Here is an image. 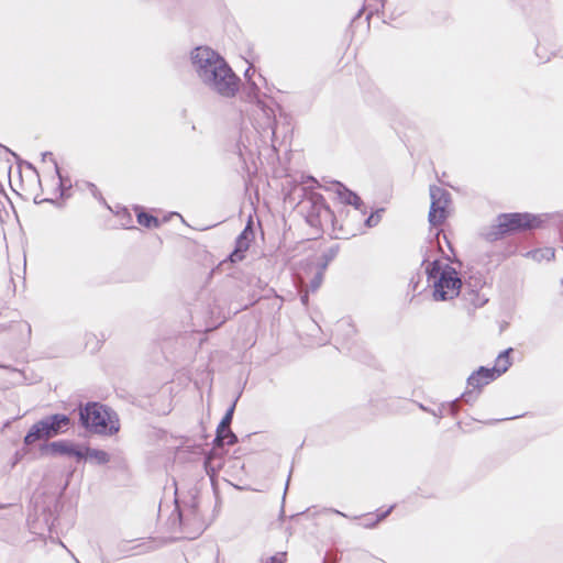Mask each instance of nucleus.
Segmentation results:
<instances>
[{"label":"nucleus","instance_id":"obj_4","mask_svg":"<svg viewBox=\"0 0 563 563\" xmlns=\"http://www.w3.org/2000/svg\"><path fill=\"white\" fill-rule=\"evenodd\" d=\"M69 426V418L65 415L47 417L32 426L24 438V443L31 445L41 439H49L63 432Z\"/></svg>","mask_w":563,"mask_h":563},{"label":"nucleus","instance_id":"obj_17","mask_svg":"<svg viewBox=\"0 0 563 563\" xmlns=\"http://www.w3.org/2000/svg\"><path fill=\"white\" fill-rule=\"evenodd\" d=\"M470 300L474 307L478 308L483 307L488 301V298L484 294H476L474 295V298H471Z\"/></svg>","mask_w":563,"mask_h":563},{"label":"nucleus","instance_id":"obj_11","mask_svg":"<svg viewBox=\"0 0 563 563\" xmlns=\"http://www.w3.org/2000/svg\"><path fill=\"white\" fill-rule=\"evenodd\" d=\"M233 410H234V406H232L228 412L225 413V416L223 417L222 421L220 422L219 427L220 428V433L222 432H228L229 434V440L227 441L228 445H232L236 442V437L232 433V431L230 430V423L232 421V416H233Z\"/></svg>","mask_w":563,"mask_h":563},{"label":"nucleus","instance_id":"obj_8","mask_svg":"<svg viewBox=\"0 0 563 563\" xmlns=\"http://www.w3.org/2000/svg\"><path fill=\"white\" fill-rule=\"evenodd\" d=\"M496 378L493 371L490 368L482 367L476 373L468 377V386L474 389H479L481 387L487 385L492 380Z\"/></svg>","mask_w":563,"mask_h":563},{"label":"nucleus","instance_id":"obj_10","mask_svg":"<svg viewBox=\"0 0 563 563\" xmlns=\"http://www.w3.org/2000/svg\"><path fill=\"white\" fill-rule=\"evenodd\" d=\"M81 459L95 465H102L110 461V455L102 450L86 448L85 450H82Z\"/></svg>","mask_w":563,"mask_h":563},{"label":"nucleus","instance_id":"obj_19","mask_svg":"<svg viewBox=\"0 0 563 563\" xmlns=\"http://www.w3.org/2000/svg\"><path fill=\"white\" fill-rule=\"evenodd\" d=\"M379 219H380V217H379V214H378V213H377V214H372V216H371V217H368V218H367V220H366V224H367V227H374V225H376V224L378 223Z\"/></svg>","mask_w":563,"mask_h":563},{"label":"nucleus","instance_id":"obj_13","mask_svg":"<svg viewBox=\"0 0 563 563\" xmlns=\"http://www.w3.org/2000/svg\"><path fill=\"white\" fill-rule=\"evenodd\" d=\"M249 247L247 242V229L243 231V233L238 239V247L235 251L230 255V258L232 262H238L243 258L242 252L245 251Z\"/></svg>","mask_w":563,"mask_h":563},{"label":"nucleus","instance_id":"obj_3","mask_svg":"<svg viewBox=\"0 0 563 563\" xmlns=\"http://www.w3.org/2000/svg\"><path fill=\"white\" fill-rule=\"evenodd\" d=\"M80 419L87 429L98 434L111 435L120 429L117 415L97 402L85 406Z\"/></svg>","mask_w":563,"mask_h":563},{"label":"nucleus","instance_id":"obj_12","mask_svg":"<svg viewBox=\"0 0 563 563\" xmlns=\"http://www.w3.org/2000/svg\"><path fill=\"white\" fill-rule=\"evenodd\" d=\"M511 350H507L503 353H500L496 360V364L493 368H490L494 373V375H496V378L498 376H500L503 373H505L508 367L510 366V358H509V352Z\"/></svg>","mask_w":563,"mask_h":563},{"label":"nucleus","instance_id":"obj_14","mask_svg":"<svg viewBox=\"0 0 563 563\" xmlns=\"http://www.w3.org/2000/svg\"><path fill=\"white\" fill-rule=\"evenodd\" d=\"M532 258L536 261H551L554 258V250L551 247H544L536 250L530 253Z\"/></svg>","mask_w":563,"mask_h":563},{"label":"nucleus","instance_id":"obj_23","mask_svg":"<svg viewBox=\"0 0 563 563\" xmlns=\"http://www.w3.org/2000/svg\"><path fill=\"white\" fill-rule=\"evenodd\" d=\"M267 563H280V560L277 558H272L271 561Z\"/></svg>","mask_w":563,"mask_h":563},{"label":"nucleus","instance_id":"obj_18","mask_svg":"<svg viewBox=\"0 0 563 563\" xmlns=\"http://www.w3.org/2000/svg\"><path fill=\"white\" fill-rule=\"evenodd\" d=\"M229 439H230V438H229L228 432H223V433L221 432V433H220V428H218V430H217V441H218L221 445H223V444H228V443H227V441H228Z\"/></svg>","mask_w":563,"mask_h":563},{"label":"nucleus","instance_id":"obj_6","mask_svg":"<svg viewBox=\"0 0 563 563\" xmlns=\"http://www.w3.org/2000/svg\"><path fill=\"white\" fill-rule=\"evenodd\" d=\"M431 207L429 212V222L432 225H440L449 216V194L437 186L430 187Z\"/></svg>","mask_w":563,"mask_h":563},{"label":"nucleus","instance_id":"obj_22","mask_svg":"<svg viewBox=\"0 0 563 563\" xmlns=\"http://www.w3.org/2000/svg\"><path fill=\"white\" fill-rule=\"evenodd\" d=\"M179 519H180V522L185 525L186 519L184 517V512L183 511L179 512Z\"/></svg>","mask_w":563,"mask_h":563},{"label":"nucleus","instance_id":"obj_2","mask_svg":"<svg viewBox=\"0 0 563 563\" xmlns=\"http://www.w3.org/2000/svg\"><path fill=\"white\" fill-rule=\"evenodd\" d=\"M427 273L435 300H451L460 294L462 280L459 273L450 265L433 261L427 266Z\"/></svg>","mask_w":563,"mask_h":563},{"label":"nucleus","instance_id":"obj_21","mask_svg":"<svg viewBox=\"0 0 563 563\" xmlns=\"http://www.w3.org/2000/svg\"><path fill=\"white\" fill-rule=\"evenodd\" d=\"M301 302L306 306L308 303V294L305 292L302 296H301Z\"/></svg>","mask_w":563,"mask_h":563},{"label":"nucleus","instance_id":"obj_7","mask_svg":"<svg viewBox=\"0 0 563 563\" xmlns=\"http://www.w3.org/2000/svg\"><path fill=\"white\" fill-rule=\"evenodd\" d=\"M44 453L52 455H74L77 459L82 457V450L77 449L68 441L52 442L43 449Z\"/></svg>","mask_w":563,"mask_h":563},{"label":"nucleus","instance_id":"obj_20","mask_svg":"<svg viewBox=\"0 0 563 563\" xmlns=\"http://www.w3.org/2000/svg\"><path fill=\"white\" fill-rule=\"evenodd\" d=\"M246 62L250 64V68L246 69L245 71V76L249 77L250 76V71L253 67V64L256 62V57H251V59H246Z\"/></svg>","mask_w":563,"mask_h":563},{"label":"nucleus","instance_id":"obj_16","mask_svg":"<svg viewBox=\"0 0 563 563\" xmlns=\"http://www.w3.org/2000/svg\"><path fill=\"white\" fill-rule=\"evenodd\" d=\"M323 272H324V267H317L316 268V273H314V276L310 283V290L311 291H316L320 285L322 284V280H323Z\"/></svg>","mask_w":563,"mask_h":563},{"label":"nucleus","instance_id":"obj_24","mask_svg":"<svg viewBox=\"0 0 563 563\" xmlns=\"http://www.w3.org/2000/svg\"><path fill=\"white\" fill-rule=\"evenodd\" d=\"M388 512H389V510H388V511H386L385 514H383V515L378 518V520H380V519H383L384 517H386V515H387Z\"/></svg>","mask_w":563,"mask_h":563},{"label":"nucleus","instance_id":"obj_9","mask_svg":"<svg viewBox=\"0 0 563 563\" xmlns=\"http://www.w3.org/2000/svg\"><path fill=\"white\" fill-rule=\"evenodd\" d=\"M334 192L341 202L354 206L355 209L360 208V206H361L360 198L354 192L350 191L347 188L342 186L341 184L334 185Z\"/></svg>","mask_w":563,"mask_h":563},{"label":"nucleus","instance_id":"obj_1","mask_svg":"<svg viewBox=\"0 0 563 563\" xmlns=\"http://www.w3.org/2000/svg\"><path fill=\"white\" fill-rule=\"evenodd\" d=\"M191 66L198 78L221 96L233 97L239 90V78L217 52L207 46L196 47L191 54Z\"/></svg>","mask_w":563,"mask_h":563},{"label":"nucleus","instance_id":"obj_5","mask_svg":"<svg viewBox=\"0 0 563 563\" xmlns=\"http://www.w3.org/2000/svg\"><path fill=\"white\" fill-rule=\"evenodd\" d=\"M539 224V218L529 213H506L496 219V227L500 234L536 228Z\"/></svg>","mask_w":563,"mask_h":563},{"label":"nucleus","instance_id":"obj_15","mask_svg":"<svg viewBox=\"0 0 563 563\" xmlns=\"http://www.w3.org/2000/svg\"><path fill=\"white\" fill-rule=\"evenodd\" d=\"M137 221L140 224L151 228V227H157L158 220L150 214H146L144 212H140L137 214Z\"/></svg>","mask_w":563,"mask_h":563}]
</instances>
